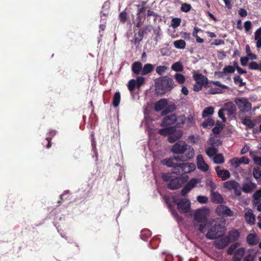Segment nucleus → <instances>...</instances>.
Instances as JSON below:
<instances>
[{
  "mask_svg": "<svg viewBox=\"0 0 261 261\" xmlns=\"http://www.w3.org/2000/svg\"><path fill=\"white\" fill-rule=\"evenodd\" d=\"M225 232V221L216 218L210 222V226L205 237L210 240H215L222 237Z\"/></svg>",
  "mask_w": 261,
  "mask_h": 261,
  "instance_id": "f257e3e1",
  "label": "nucleus"
},
{
  "mask_svg": "<svg viewBox=\"0 0 261 261\" xmlns=\"http://www.w3.org/2000/svg\"><path fill=\"white\" fill-rule=\"evenodd\" d=\"M156 93L163 95L170 92L176 86L173 79L168 76H161L154 81Z\"/></svg>",
  "mask_w": 261,
  "mask_h": 261,
  "instance_id": "f03ea898",
  "label": "nucleus"
},
{
  "mask_svg": "<svg viewBox=\"0 0 261 261\" xmlns=\"http://www.w3.org/2000/svg\"><path fill=\"white\" fill-rule=\"evenodd\" d=\"M171 151L176 154H182L185 152L187 159H192L195 154L193 147L187 144L184 141H178L175 143L172 146Z\"/></svg>",
  "mask_w": 261,
  "mask_h": 261,
  "instance_id": "7ed1b4c3",
  "label": "nucleus"
},
{
  "mask_svg": "<svg viewBox=\"0 0 261 261\" xmlns=\"http://www.w3.org/2000/svg\"><path fill=\"white\" fill-rule=\"evenodd\" d=\"M162 177L164 181L169 182L167 187L171 190L179 189L182 184L181 177L173 176L170 173L164 174Z\"/></svg>",
  "mask_w": 261,
  "mask_h": 261,
  "instance_id": "20e7f679",
  "label": "nucleus"
},
{
  "mask_svg": "<svg viewBox=\"0 0 261 261\" xmlns=\"http://www.w3.org/2000/svg\"><path fill=\"white\" fill-rule=\"evenodd\" d=\"M234 102L240 111L243 113L248 112L251 109V103L246 98H236Z\"/></svg>",
  "mask_w": 261,
  "mask_h": 261,
  "instance_id": "39448f33",
  "label": "nucleus"
},
{
  "mask_svg": "<svg viewBox=\"0 0 261 261\" xmlns=\"http://www.w3.org/2000/svg\"><path fill=\"white\" fill-rule=\"evenodd\" d=\"M208 215V210L207 208H199L195 211L194 214V219L198 222L206 223Z\"/></svg>",
  "mask_w": 261,
  "mask_h": 261,
  "instance_id": "423d86ee",
  "label": "nucleus"
},
{
  "mask_svg": "<svg viewBox=\"0 0 261 261\" xmlns=\"http://www.w3.org/2000/svg\"><path fill=\"white\" fill-rule=\"evenodd\" d=\"M215 211L217 215L220 217H232L233 216V212L225 205H218Z\"/></svg>",
  "mask_w": 261,
  "mask_h": 261,
  "instance_id": "0eeeda50",
  "label": "nucleus"
},
{
  "mask_svg": "<svg viewBox=\"0 0 261 261\" xmlns=\"http://www.w3.org/2000/svg\"><path fill=\"white\" fill-rule=\"evenodd\" d=\"M177 208L181 213H188L191 208L190 201L187 199H181L177 203Z\"/></svg>",
  "mask_w": 261,
  "mask_h": 261,
  "instance_id": "6e6552de",
  "label": "nucleus"
},
{
  "mask_svg": "<svg viewBox=\"0 0 261 261\" xmlns=\"http://www.w3.org/2000/svg\"><path fill=\"white\" fill-rule=\"evenodd\" d=\"M176 115L171 114L170 115L165 116L161 124V126L165 127L170 126L172 124H175L176 122Z\"/></svg>",
  "mask_w": 261,
  "mask_h": 261,
  "instance_id": "1a4fd4ad",
  "label": "nucleus"
},
{
  "mask_svg": "<svg viewBox=\"0 0 261 261\" xmlns=\"http://www.w3.org/2000/svg\"><path fill=\"white\" fill-rule=\"evenodd\" d=\"M230 242L229 237L226 236L215 242V246L218 249H223L228 245Z\"/></svg>",
  "mask_w": 261,
  "mask_h": 261,
  "instance_id": "9d476101",
  "label": "nucleus"
},
{
  "mask_svg": "<svg viewBox=\"0 0 261 261\" xmlns=\"http://www.w3.org/2000/svg\"><path fill=\"white\" fill-rule=\"evenodd\" d=\"M197 166L199 170L204 172H206L209 169L208 165L205 162L201 154H198L197 156Z\"/></svg>",
  "mask_w": 261,
  "mask_h": 261,
  "instance_id": "9b49d317",
  "label": "nucleus"
},
{
  "mask_svg": "<svg viewBox=\"0 0 261 261\" xmlns=\"http://www.w3.org/2000/svg\"><path fill=\"white\" fill-rule=\"evenodd\" d=\"M218 177L221 178L222 180H225L230 177V174L228 170L222 169L220 166H217L215 168Z\"/></svg>",
  "mask_w": 261,
  "mask_h": 261,
  "instance_id": "f8f14e48",
  "label": "nucleus"
},
{
  "mask_svg": "<svg viewBox=\"0 0 261 261\" xmlns=\"http://www.w3.org/2000/svg\"><path fill=\"white\" fill-rule=\"evenodd\" d=\"M194 80L196 82V83L200 84L207 87H210L208 84V80L206 77L204 76L201 73L195 74L193 75Z\"/></svg>",
  "mask_w": 261,
  "mask_h": 261,
  "instance_id": "ddd939ff",
  "label": "nucleus"
},
{
  "mask_svg": "<svg viewBox=\"0 0 261 261\" xmlns=\"http://www.w3.org/2000/svg\"><path fill=\"white\" fill-rule=\"evenodd\" d=\"M224 109L226 112V114L228 116H232L236 112V106L232 102H229L225 103Z\"/></svg>",
  "mask_w": 261,
  "mask_h": 261,
  "instance_id": "4468645a",
  "label": "nucleus"
},
{
  "mask_svg": "<svg viewBox=\"0 0 261 261\" xmlns=\"http://www.w3.org/2000/svg\"><path fill=\"white\" fill-rule=\"evenodd\" d=\"M168 104V100L166 98H162L156 102L154 109L156 112H159L163 110Z\"/></svg>",
  "mask_w": 261,
  "mask_h": 261,
  "instance_id": "2eb2a0df",
  "label": "nucleus"
},
{
  "mask_svg": "<svg viewBox=\"0 0 261 261\" xmlns=\"http://www.w3.org/2000/svg\"><path fill=\"white\" fill-rule=\"evenodd\" d=\"M142 69V64L140 62H135L132 65V72L136 75L141 74Z\"/></svg>",
  "mask_w": 261,
  "mask_h": 261,
  "instance_id": "dca6fc26",
  "label": "nucleus"
},
{
  "mask_svg": "<svg viewBox=\"0 0 261 261\" xmlns=\"http://www.w3.org/2000/svg\"><path fill=\"white\" fill-rule=\"evenodd\" d=\"M223 187L224 188L229 190H236L237 188H240L239 184L234 180L226 181L224 183Z\"/></svg>",
  "mask_w": 261,
  "mask_h": 261,
  "instance_id": "f3484780",
  "label": "nucleus"
},
{
  "mask_svg": "<svg viewBox=\"0 0 261 261\" xmlns=\"http://www.w3.org/2000/svg\"><path fill=\"white\" fill-rule=\"evenodd\" d=\"M211 200L213 203L220 204L223 202L222 196L218 192H213L211 194Z\"/></svg>",
  "mask_w": 261,
  "mask_h": 261,
  "instance_id": "a211bd4d",
  "label": "nucleus"
},
{
  "mask_svg": "<svg viewBox=\"0 0 261 261\" xmlns=\"http://www.w3.org/2000/svg\"><path fill=\"white\" fill-rule=\"evenodd\" d=\"M181 165L184 167V174L193 171L196 168L195 164L193 163H182Z\"/></svg>",
  "mask_w": 261,
  "mask_h": 261,
  "instance_id": "6ab92c4d",
  "label": "nucleus"
},
{
  "mask_svg": "<svg viewBox=\"0 0 261 261\" xmlns=\"http://www.w3.org/2000/svg\"><path fill=\"white\" fill-rule=\"evenodd\" d=\"M245 253V249L244 248H240L237 249L234 253L232 261H241L242 257Z\"/></svg>",
  "mask_w": 261,
  "mask_h": 261,
  "instance_id": "aec40b11",
  "label": "nucleus"
},
{
  "mask_svg": "<svg viewBox=\"0 0 261 261\" xmlns=\"http://www.w3.org/2000/svg\"><path fill=\"white\" fill-rule=\"evenodd\" d=\"M176 130L175 127L174 126H169L164 128L160 129L159 133L162 136H169L171 134L175 133Z\"/></svg>",
  "mask_w": 261,
  "mask_h": 261,
  "instance_id": "412c9836",
  "label": "nucleus"
},
{
  "mask_svg": "<svg viewBox=\"0 0 261 261\" xmlns=\"http://www.w3.org/2000/svg\"><path fill=\"white\" fill-rule=\"evenodd\" d=\"M245 218L247 222L250 225H253L254 224L255 218V216L253 214L251 210H249L245 214Z\"/></svg>",
  "mask_w": 261,
  "mask_h": 261,
  "instance_id": "4be33fe9",
  "label": "nucleus"
},
{
  "mask_svg": "<svg viewBox=\"0 0 261 261\" xmlns=\"http://www.w3.org/2000/svg\"><path fill=\"white\" fill-rule=\"evenodd\" d=\"M247 242L251 246H254L258 243L256 234L255 233L249 234L246 238Z\"/></svg>",
  "mask_w": 261,
  "mask_h": 261,
  "instance_id": "5701e85b",
  "label": "nucleus"
},
{
  "mask_svg": "<svg viewBox=\"0 0 261 261\" xmlns=\"http://www.w3.org/2000/svg\"><path fill=\"white\" fill-rule=\"evenodd\" d=\"M154 68V65L150 63L145 64L143 67L141 75H145L152 72L153 71Z\"/></svg>",
  "mask_w": 261,
  "mask_h": 261,
  "instance_id": "b1692460",
  "label": "nucleus"
},
{
  "mask_svg": "<svg viewBox=\"0 0 261 261\" xmlns=\"http://www.w3.org/2000/svg\"><path fill=\"white\" fill-rule=\"evenodd\" d=\"M254 39L256 40V47L260 48L261 47V27L257 29L255 32Z\"/></svg>",
  "mask_w": 261,
  "mask_h": 261,
  "instance_id": "393cba45",
  "label": "nucleus"
},
{
  "mask_svg": "<svg viewBox=\"0 0 261 261\" xmlns=\"http://www.w3.org/2000/svg\"><path fill=\"white\" fill-rule=\"evenodd\" d=\"M256 187V185L254 183H246L243 185L242 190L246 193H248L253 191Z\"/></svg>",
  "mask_w": 261,
  "mask_h": 261,
  "instance_id": "a878e982",
  "label": "nucleus"
},
{
  "mask_svg": "<svg viewBox=\"0 0 261 261\" xmlns=\"http://www.w3.org/2000/svg\"><path fill=\"white\" fill-rule=\"evenodd\" d=\"M176 122L175 123V127H182L186 122V117L184 115H180L178 117L176 116Z\"/></svg>",
  "mask_w": 261,
  "mask_h": 261,
  "instance_id": "bb28decb",
  "label": "nucleus"
},
{
  "mask_svg": "<svg viewBox=\"0 0 261 261\" xmlns=\"http://www.w3.org/2000/svg\"><path fill=\"white\" fill-rule=\"evenodd\" d=\"M172 173L178 175H182L184 174V167L181 165V163H177Z\"/></svg>",
  "mask_w": 261,
  "mask_h": 261,
  "instance_id": "cd10ccee",
  "label": "nucleus"
},
{
  "mask_svg": "<svg viewBox=\"0 0 261 261\" xmlns=\"http://www.w3.org/2000/svg\"><path fill=\"white\" fill-rule=\"evenodd\" d=\"M200 180L198 178H192L185 186L190 190V191L196 187V185L199 183Z\"/></svg>",
  "mask_w": 261,
  "mask_h": 261,
  "instance_id": "c85d7f7f",
  "label": "nucleus"
},
{
  "mask_svg": "<svg viewBox=\"0 0 261 261\" xmlns=\"http://www.w3.org/2000/svg\"><path fill=\"white\" fill-rule=\"evenodd\" d=\"M242 122L248 128H253L255 126V123L250 119L249 117H245L242 120Z\"/></svg>",
  "mask_w": 261,
  "mask_h": 261,
  "instance_id": "c756f323",
  "label": "nucleus"
},
{
  "mask_svg": "<svg viewBox=\"0 0 261 261\" xmlns=\"http://www.w3.org/2000/svg\"><path fill=\"white\" fill-rule=\"evenodd\" d=\"M176 106L174 103H172L168 105L166 109L163 110L161 113L162 116H165L169 114V113L173 112L176 110Z\"/></svg>",
  "mask_w": 261,
  "mask_h": 261,
  "instance_id": "7c9ffc66",
  "label": "nucleus"
},
{
  "mask_svg": "<svg viewBox=\"0 0 261 261\" xmlns=\"http://www.w3.org/2000/svg\"><path fill=\"white\" fill-rule=\"evenodd\" d=\"M162 163L164 165H166L167 167H172L173 170L176 164H177V163L174 162L173 158L165 159L163 160Z\"/></svg>",
  "mask_w": 261,
  "mask_h": 261,
  "instance_id": "2f4dec72",
  "label": "nucleus"
},
{
  "mask_svg": "<svg viewBox=\"0 0 261 261\" xmlns=\"http://www.w3.org/2000/svg\"><path fill=\"white\" fill-rule=\"evenodd\" d=\"M248 68L250 70H259L261 71V60L259 64L255 61L251 62L249 64Z\"/></svg>",
  "mask_w": 261,
  "mask_h": 261,
  "instance_id": "473e14b6",
  "label": "nucleus"
},
{
  "mask_svg": "<svg viewBox=\"0 0 261 261\" xmlns=\"http://www.w3.org/2000/svg\"><path fill=\"white\" fill-rule=\"evenodd\" d=\"M151 233V231L148 229H145L141 231L140 238L144 241H146L150 236Z\"/></svg>",
  "mask_w": 261,
  "mask_h": 261,
  "instance_id": "72a5a7b5",
  "label": "nucleus"
},
{
  "mask_svg": "<svg viewBox=\"0 0 261 261\" xmlns=\"http://www.w3.org/2000/svg\"><path fill=\"white\" fill-rule=\"evenodd\" d=\"M174 46L178 49H184L186 47V42L182 39L177 40L174 42Z\"/></svg>",
  "mask_w": 261,
  "mask_h": 261,
  "instance_id": "f704fd0d",
  "label": "nucleus"
},
{
  "mask_svg": "<svg viewBox=\"0 0 261 261\" xmlns=\"http://www.w3.org/2000/svg\"><path fill=\"white\" fill-rule=\"evenodd\" d=\"M173 70L176 72H181L184 70V67L180 62H176L174 63L171 66Z\"/></svg>",
  "mask_w": 261,
  "mask_h": 261,
  "instance_id": "c9c22d12",
  "label": "nucleus"
},
{
  "mask_svg": "<svg viewBox=\"0 0 261 261\" xmlns=\"http://www.w3.org/2000/svg\"><path fill=\"white\" fill-rule=\"evenodd\" d=\"M174 77L176 81L179 84H183L185 83L186 79L183 74L179 73H176L175 74Z\"/></svg>",
  "mask_w": 261,
  "mask_h": 261,
  "instance_id": "e433bc0d",
  "label": "nucleus"
},
{
  "mask_svg": "<svg viewBox=\"0 0 261 261\" xmlns=\"http://www.w3.org/2000/svg\"><path fill=\"white\" fill-rule=\"evenodd\" d=\"M214 112V109L212 107H208L205 108L202 112V117H206L209 115H212Z\"/></svg>",
  "mask_w": 261,
  "mask_h": 261,
  "instance_id": "4c0bfd02",
  "label": "nucleus"
},
{
  "mask_svg": "<svg viewBox=\"0 0 261 261\" xmlns=\"http://www.w3.org/2000/svg\"><path fill=\"white\" fill-rule=\"evenodd\" d=\"M215 124V121L211 118L207 119L206 120L203 121L201 125L204 128H210L214 126Z\"/></svg>",
  "mask_w": 261,
  "mask_h": 261,
  "instance_id": "58836bf2",
  "label": "nucleus"
},
{
  "mask_svg": "<svg viewBox=\"0 0 261 261\" xmlns=\"http://www.w3.org/2000/svg\"><path fill=\"white\" fill-rule=\"evenodd\" d=\"M218 151V149L214 147H210L205 150L206 154L209 157L214 156L217 153Z\"/></svg>",
  "mask_w": 261,
  "mask_h": 261,
  "instance_id": "ea45409f",
  "label": "nucleus"
},
{
  "mask_svg": "<svg viewBox=\"0 0 261 261\" xmlns=\"http://www.w3.org/2000/svg\"><path fill=\"white\" fill-rule=\"evenodd\" d=\"M120 101V94L119 92H116L113 98V105L115 107L119 106Z\"/></svg>",
  "mask_w": 261,
  "mask_h": 261,
  "instance_id": "a19ab883",
  "label": "nucleus"
},
{
  "mask_svg": "<svg viewBox=\"0 0 261 261\" xmlns=\"http://www.w3.org/2000/svg\"><path fill=\"white\" fill-rule=\"evenodd\" d=\"M233 81L234 84L240 87L246 85V83L243 82V80L240 75H235L233 77Z\"/></svg>",
  "mask_w": 261,
  "mask_h": 261,
  "instance_id": "79ce46f5",
  "label": "nucleus"
},
{
  "mask_svg": "<svg viewBox=\"0 0 261 261\" xmlns=\"http://www.w3.org/2000/svg\"><path fill=\"white\" fill-rule=\"evenodd\" d=\"M240 233L237 230H234V231H231L229 233V236L228 237H230V241H236L239 238Z\"/></svg>",
  "mask_w": 261,
  "mask_h": 261,
  "instance_id": "37998d69",
  "label": "nucleus"
},
{
  "mask_svg": "<svg viewBox=\"0 0 261 261\" xmlns=\"http://www.w3.org/2000/svg\"><path fill=\"white\" fill-rule=\"evenodd\" d=\"M214 162L216 164H222L224 162V159L222 154H216L214 156Z\"/></svg>",
  "mask_w": 261,
  "mask_h": 261,
  "instance_id": "c03bdc74",
  "label": "nucleus"
},
{
  "mask_svg": "<svg viewBox=\"0 0 261 261\" xmlns=\"http://www.w3.org/2000/svg\"><path fill=\"white\" fill-rule=\"evenodd\" d=\"M223 127L221 125L219 121H217L216 126L213 128L212 131L215 134H219L223 129Z\"/></svg>",
  "mask_w": 261,
  "mask_h": 261,
  "instance_id": "a18cd8bd",
  "label": "nucleus"
},
{
  "mask_svg": "<svg viewBox=\"0 0 261 261\" xmlns=\"http://www.w3.org/2000/svg\"><path fill=\"white\" fill-rule=\"evenodd\" d=\"M239 245L240 244L238 243H236L231 245L227 250V253L229 255L233 254L234 251L238 247Z\"/></svg>",
  "mask_w": 261,
  "mask_h": 261,
  "instance_id": "49530a36",
  "label": "nucleus"
},
{
  "mask_svg": "<svg viewBox=\"0 0 261 261\" xmlns=\"http://www.w3.org/2000/svg\"><path fill=\"white\" fill-rule=\"evenodd\" d=\"M253 175L254 178L257 179L261 176V170L259 167H255L253 168Z\"/></svg>",
  "mask_w": 261,
  "mask_h": 261,
  "instance_id": "de8ad7c7",
  "label": "nucleus"
},
{
  "mask_svg": "<svg viewBox=\"0 0 261 261\" xmlns=\"http://www.w3.org/2000/svg\"><path fill=\"white\" fill-rule=\"evenodd\" d=\"M137 87L139 88L145 83V78L142 76H138L136 80Z\"/></svg>",
  "mask_w": 261,
  "mask_h": 261,
  "instance_id": "09e8293b",
  "label": "nucleus"
},
{
  "mask_svg": "<svg viewBox=\"0 0 261 261\" xmlns=\"http://www.w3.org/2000/svg\"><path fill=\"white\" fill-rule=\"evenodd\" d=\"M180 138V136H177L176 135L174 134V133L173 134H171V135H170L168 136V141L169 142L172 143L176 142Z\"/></svg>",
  "mask_w": 261,
  "mask_h": 261,
  "instance_id": "8fccbe9b",
  "label": "nucleus"
},
{
  "mask_svg": "<svg viewBox=\"0 0 261 261\" xmlns=\"http://www.w3.org/2000/svg\"><path fill=\"white\" fill-rule=\"evenodd\" d=\"M136 86L137 87L136 80L134 79L130 80L129 81L128 85H127V87H128V90L130 92H133Z\"/></svg>",
  "mask_w": 261,
  "mask_h": 261,
  "instance_id": "3c124183",
  "label": "nucleus"
},
{
  "mask_svg": "<svg viewBox=\"0 0 261 261\" xmlns=\"http://www.w3.org/2000/svg\"><path fill=\"white\" fill-rule=\"evenodd\" d=\"M181 23V19L179 18H174L171 20V25L173 28H176L179 27Z\"/></svg>",
  "mask_w": 261,
  "mask_h": 261,
  "instance_id": "603ef678",
  "label": "nucleus"
},
{
  "mask_svg": "<svg viewBox=\"0 0 261 261\" xmlns=\"http://www.w3.org/2000/svg\"><path fill=\"white\" fill-rule=\"evenodd\" d=\"M192 7L191 5L187 3H183L180 7L181 11L184 12H188L190 11Z\"/></svg>",
  "mask_w": 261,
  "mask_h": 261,
  "instance_id": "864d4df0",
  "label": "nucleus"
},
{
  "mask_svg": "<svg viewBox=\"0 0 261 261\" xmlns=\"http://www.w3.org/2000/svg\"><path fill=\"white\" fill-rule=\"evenodd\" d=\"M119 18L121 23H124L127 19V13L125 11L121 12L119 15Z\"/></svg>",
  "mask_w": 261,
  "mask_h": 261,
  "instance_id": "5fc2aeb1",
  "label": "nucleus"
},
{
  "mask_svg": "<svg viewBox=\"0 0 261 261\" xmlns=\"http://www.w3.org/2000/svg\"><path fill=\"white\" fill-rule=\"evenodd\" d=\"M253 198L257 201L256 203H259L261 199V190L256 191L253 195Z\"/></svg>",
  "mask_w": 261,
  "mask_h": 261,
  "instance_id": "6e6d98bb",
  "label": "nucleus"
},
{
  "mask_svg": "<svg viewBox=\"0 0 261 261\" xmlns=\"http://www.w3.org/2000/svg\"><path fill=\"white\" fill-rule=\"evenodd\" d=\"M167 70V67L165 66H159L156 68V73L161 75H162Z\"/></svg>",
  "mask_w": 261,
  "mask_h": 261,
  "instance_id": "4d7b16f0",
  "label": "nucleus"
},
{
  "mask_svg": "<svg viewBox=\"0 0 261 261\" xmlns=\"http://www.w3.org/2000/svg\"><path fill=\"white\" fill-rule=\"evenodd\" d=\"M223 70L225 73H233L235 71L234 67L231 65L226 66L224 68Z\"/></svg>",
  "mask_w": 261,
  "mask_h": 261,
  "instance_id": "13d9d810",
  "label": "nucleus"
},
{
  "mask_svg": "<svg viewBox=\"0 0 261 261\" xmlns=\"http://www.w3.org/2000/svg\"><path fill=\"white\" fill-rule=\"evenodd\" d=\"M148 27L146 26L143 29H141L139 31L138 33V36L140 37V41H141L143 39V36L145 34H146V31L147 30Z\"/></svg>",
  "mask_w": 261,
  "mask_h": 261,
  "instance_id": "bf43d9fd",
  "label": "nucleus"
},
{
  "mask_svg": "<svg viewBox=\"0 0 261 261\" xmlns=\"http://www.w3.org/2000/svg\"><path fill=\"white\" fill-rule=\"evenodd\" d=\"M173 159L175 161H181V162H184V161H187L190 160V159H187V158L186 155L185 154V156H174L172 157Z\"/></svg>",
  "mask_w": 261,
  "mask_h": 261,
  "instance_id": "052dcab7",
  "label": "nucleus"
},
{
  "mask_svg": "<svg viewBox=\"0 0 261 261\" xmlns=\"http://www.w3.org/2000/svg\"><path fill=\"white\" fill-rule=\"evenodd\" d=\"M197 200L200 203H206L208 201L207 197L205 196H198Z\"/></svg>",
  "mask_w": 261,
  "mask_h": 261,
  "instance_id": "680f3d73",
  "label": "nucleus"
},
{
  "mask_svg": "<svg viewBox=\"0 0 261 261\" xmlns=\"http://www.w3.org/2000/svg\"><path fill=\"white\" fill-rule=\"evenodd\" d=\"M225 110L224 108L219 110L218 112V116L219 117L222 119L223 122H225L226 121V118L225 117L224 112Z\"/></svg>",
  "mask_w": 261,
  "mask_h": 261,
  "instance_id": "e2e57ef3",
  "label": "nucleus"
},
{
  "mask_svg": "<svg viewBox=\"0 0 261 261\" xmlns=\"http://www.w3.org/2000/svg\"><path fill=\"white\" fill-rule=\"evenodd\" d=\"M223 92V91L220 88H212L209 90V93L212 94H216L218 93H221Z\"/></svg>",
  "mask_w": 261,
  "mask_h": 261,
  "instance_id": "0e129e2a",
  "label": "nucleus"
},
{
  "mask_svg": "<svg viewBox=\"0 0 261 261\" xmlns=\"http://www.w3.org/2000/svg\"><path fill=\"white\" fill-rule=\"evenodd\" d=\"M136 6L138 8L137 12V18H139L140 17H141V14L142 12H144V11L145 9V8H144L143 7H141V6H140V5H136Z\"/></svg>",
  "mask_w": 261,
  "mask_h": 261,
  "instance_id": "69168bd1",
  "label": "nucleus"
},
{
  "mask_svg": "<svg viewBox=\"0 0 261 261\" xmlns=\"http://www.w3.org/2000/svg\"><path fill=\"white\" fill-rule=\"evenodd\" d=\"M252 23L250 21L248 20L245 22L244 23V28L246 32H249L252 28Z\"/></svg>",
  "mask_w": 261,
  "mask_h": 261,
  "instance_id": "338daca9",
  "label": "nucleus"
},
{
  "mask_svg": "<svg viewBox=\"0 0 261 261\" xmlns=\"http://www.w3.org/2000/svg\"><path fill=\"white\" fill-rule=\"evenodd\" d=\"M231 164L235 168H238L240 165L239 159L237 158H234L231 160Z\"/></svg>",
  "mask_w": 261,
  "mask_h": 261,
  "instance_id": "774afa93",
  "label": "nucleus"
}]
</instances>
